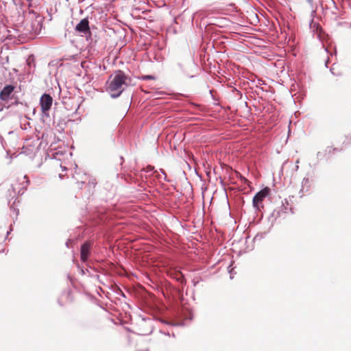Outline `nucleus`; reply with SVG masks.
I'll return each instance as SVG.
<instances>
[{"label": "nucleus", "mask_w": 351, "mask_h": 351, "mask_svg": "<svg viewBox=\"0 0 351 351\" xmlns=\"http://www.w3.org/2000/svg\"><path fill=\"white\" fill-rule=\"evenodd\" d=\"M131 82V77L123 71H116L106 84V91L112 98L119 97Z\"/></svg>", "instance_id": "nucleus-1"}, {"label": "nucleus", "mask_w": 351, "mask_h": 351, "mask_svg": "<svg viewBox=\"0 0 351 351\" xmlns=\"http://www.w3.org/2000/svg\"><path fill=\"white\" fill-rule=\"evenodd\" d=\"M53 98L49 94L44 93L40 99V105L42 112L49 116V111L51 108Z\"/></svg>", "instance_id": "nucleus-2"}, {"label": "nucleus", "mask_w": 351, "mask_h": 351, "mask_svg": "<svg viewBox=\"0 0 351 351\" xmlns=\"http://www.w3.org/2000/svg\"><path fill=\"white\" fill-rule=\"evenodd\" d=\"M154 167L152 166L147 167V172H151L154 170Z\"/></svg>", "instance_id": "nucleus-10"}, {"label": "nucleus", "mask_w": 351, "mask_h": 351, "mask_svg": "<svg viewBox=\"0 0 351 351\" xmlns=\"http://www.w3.org/2000/svg\"><path fill=\"white\" fill-rule=\"evenodd\" d=\"M229 272L230 274V278L232 279V274H234L233 269H231L230 271H229Z\"/></svg>", "instance_id": "nucleus-12"}, {"label": "nucleus", "mask_w": 351, "mask_h": 351, "mask_svg": "<svg viewBox=\"0 0 351 351\" xmlns=\"http://www.w3.org/2000/svg\"><path fill=\"white\" fill-rule=\"evenodd\" d=\"M309 187V179L308 178H304L302 182V189L301 191L303 193L304 191H308Z\"/></svg>", "instance_id": "nucleus-7"}, {"label": "nucleus", "mask_w": 351, "mask_h": 351, "mask_svg": "<svg viewBox=\"0 0 351 351\" xmlns=\"http://www.w3.org/2000/svg\"><path fill=\"white\" fill-rule=\"evenodd\" d=\"M269 189L265 188L258 192L253 198V206L256 209L259 210L261 207H262V202L263 199L269 195Z\"/></svg>", "instance_id": "nucleus-3"}, {"label": "nucleus", "mask_w": 351, "mask_h": 351, "mask_svg": "<svg viewBox=\"0 0 351 351\" xmlns=\"http://www.w3.org/2000/svg\"><path fill=\"white\" fill-rule=\"evenodd\" d=\"M14 90V86L12 85L5 86L0 92V99L2 101H8Z\"/></svg>", "instance_id": "nucleus-6"}, {"label": "nucleus", "mask_w": 351, "mask_h": 351, "mask_svg": "<svg viewBox=\"0 0 351 351\" xmlns=\"http://www.w3.org/2000/svg\"><path fill=\"white\" fill-rule=\"evenodd\" d=\"M35 23H36V28L33 27V30L34 31V32L36 34H38L41 29L42 24H41L40 20L36 19Z\"/></svg>", "instance_id": "nucleus-8"}, {"label": "nucleus", "mask_w": 351, "mask_h": 351, "mask_svg": "<svg viewBox=\"0 0 351 351\" xmlns=\"http://www.w3.org/2000/svg\"><path fill=\"white\" fill-rule=\"evenodd\" d=\"M332 70H333L332 69H330V71L334 74Z\"/></svg>", "instance_id": "nucleus-14"}, {"label": "nucleus", "mask_w": 351, "mask_h": 351, "mask_svg": "<svg viewBox=\"0 0 351 351\" xmlns=\"http://www.w3.org/2000/svg\"><path fill=\"white\" fill-rule=\"evenodd\" d=\"M160 171H161V173L164 175V180H166L167 176H166L165 172L162 169H160Z\"/></svg>", "instance_id": "nucleus-11"}, {"label": "nucleus", "mask_w": 351, "mask_h": 351, "mask_svg": "<svg viewBox=\"0 0 351 351\" xmlns=\"http://www.w3.org/2000/svg\"><path fill=\"white\" fill-rule=\"evenodd\" d=\"M69 241H70V240H68V241H66V245L67 247H69Z\"/></svg>", "instance_id": "nucleus-13"}, {"label": "nucleus", "mask_w": 351, "mask_h": 351, "mask_svg": "<svg viewBox=\"0 0 351 351\" xmlns=\"http://www.w3.org/2000/svg\"><path fill=\"white\" fill-rule=\"evenodd\" d=\"M92 244L90 242H85L82 245L80 249V258L84 263L86 262L90 254Z\"/></svg>", "instance_id": "nucleus-4"}, {"label": "nucleus", "mask_w": 351, "mask_h": 351, "mask_svg": "<svg viewBox=\"0 0 351 351\" xmlns=\"http://www.w3.org/2000/svg\"><path fill=\"white\" fill-rule=\"evenodd\" d=\"M154 77L153 75H143L141 77V80H154Z\"/></svg>", "instance_id": "nucleus-9"}, {"label": "nucleus", "mask_w": 351, "mask_h": 351, "mask_svg": "<svg viewBox=\"0 0 351 351\" xmlns=\"http://www.w3.org/2000/svg\"><path fill=\"white\" fill-rule=\"evenodd\" d=\"M75 30L77 32L86 34L90 32L89 22L87 19H82L80 23L75 26Z\"/></svg>", "instance_id": "nucleus-5"}]
</instances>
